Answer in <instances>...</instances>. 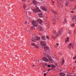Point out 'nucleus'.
<instances>
[{
	"label": "nucleus",
	"instance_id": "6e6552de",
	"mask_svg": "<svg viewBox=\"0 0 76 76\" xmlns=\"http://www.w3.org/2000/svg\"><path fill=\"white\" fill-rule=\"evenodd\" d=\"M43 61H46V62H48V59H47V58L45 57H44L43 58Z\"/></svg>",
	"mask_w": 76,
	"mask_h": 76
},
{
	"label": "nucleus",
	"instance_id": "a211bd4d",
	"mask_svg": "<svg viewBox=\"0 0 76 76\" xmlns=\"http://www.w3.org/2000/svg\"><path fill=\"white\" fill-rule=\"evenodd\" d=\"M39 29H40V31H42V28L41 27V26H39V27L38 28Z\"/></svg>",
	"mask_w": 76,
	"mask_h": 76
},
{
	"label": "nucleus",
	"instance_id": "f8f14e48",
	"mask_svg": "<svg viewBox=\"0 0 76 76\" xmlns=\"http://www.w3.org/2000/svg\"><path fill=\"white\" fill-rule=\"evenodd\" d=\"M33 3L34 4H37V2L35 0L33 1Z\"/></svg>",
	"mask_w": 76,
	"mask_h": 76
},
{
	"label": "nucleus",
	"instance_id": "4c0bfd02",
	"mask_svg": "<svg viewBox=\"0 0 76 76\" xmlns=\"http://www.w3.org/2000/svg\"><path fill=\"white\" fill-rule=\"evenodd\" d=\"M52 2H53V4H54V2L53 1Z\"/></svg>",
	"mask_w": 76,
	"mask_h": 76
},
{
	"label": "nucleus",
	"instance_id": "09e8293b",
	"mask_svg": "<svg viewBox=\"0 0 76 76\" xmlns=\"http://www.w3.org/2000/svg\"><path fill=\"white\" fill-rule=\"evenodd\" d=\"M27 23V22H26V23Z\"/></svg>",
	"mask_w": 76,
	"mask_h": 76
},
{
	"label": "nucleus",
	"instance_id": "0eeeda50",
	"mask_svg": "<svg viewBox=\"0 0 76 76\" xmlns=\"http://www.w3.org/2000/svg\"><path fill=\"white\" fill-rule=\"evenodd\" d=\"M32 23L33 24V25H34V26H37V23H36V22L35 21H32Z\"/></svg>",
	"mask_w": 76,
	"mask_h": 76
},
{
	"label": "nucleus",
	"instance_id": "ddd939ff",
	"mask_svg": "<svg viewBox=\"0 0 76 76\" xmlns=\"http://www.w3.org/2000/svg\"><path fill=\"white\" fill-rule=\"evenodd\" d=\"M60 75L61 76H65L66 75L64 73H61L60 74Z\"/></svg>",
	"mask_w": 76,
	"mask_h": 76
},
{
	"label": "nucleus",
	"instance_id": "58836bf2",
	"mask_svg": "<svg viewBox=\"0 0 76 76\" xmlns=\"http://www.w3.org/2000/svg\"><path fill=\"white\" fill-rule=\"evenodd\" d=\"M50 70H51V69H49V70L48 71L49 72V71H50Z\"/></svg>",
	"mask_w": 76,
	"mask_h": 76
},
{
	"label": "nucleus",
	"instance_id": "473e14b6",
	"mask_svg": "<svg viewBox=\"0 0 76 76\" xmlns=\"http://www.w3.org/2000/svg\"><path fill=\"white\" fill-rule=\"evenodd\" d=\"M52 67H53V68H54L55 67V66L54 65H53L52 66Z\"/></svg>",
	"mask_w": 76,
	"mask_h": 76
},
{
	"label": "nucleus",
	"instance_id": "a18cd8bd",
	"mask_svg": "<svg viewBox=\"0 0 76 76\" xmlns=\"http://www.w3.org/2000/svg\"><path fill=\"white\" fill-rule=\"evenodd\" d=\"M53 24H55V23H53Z\"/></svg>",
	"mask_w": 76,
	"mask_h": 76
},
{
	"label": "nucleus",
	"instance_id": "c756f323",
	"mask_svg": "<svg viewBox=\"0 0 76 76\" xmlns=\"http://www.w3.org/2000/svg\"><path fill=\"white\" fill-rule=\"evenodd\" d=\"M73 59L74 60H76V56H75L74 57H73Z\"/></svg>",
	"mask_w": 76,
	"mask_h": 76
},
{
	"label": "nucleus",
	"instance_id": "423d86ee",
	"mask_svg": "<svg viewBox=\"0 0 76 76\" xmlns=\"http://www.w3.org/2000/svg\"><path fill=\"white\" fill-rule=\"evenodd\" d=\"M72 20L74 21V23L76 24V16H74L72 17Z\"/></svg>",
	"mask_w": 76,
	"mask_h": 76
},
{
	"label": "nucleus",
	"instance_id": "864d4df0",
	"mask_svg": "<svg viewBox=\"0 0 76 76\" xmlns=\"http://www.w3.org/2000/svg\"><path fill=\"white\" fill-rule=\"evenodd\" d=\"M38 61H39V60Z\"/></svg>",
	"mask_w": 76,
	"mask_h": 76
},
{
	"label": "nucleus",
	"instance_id": "c9c22d12",
	"mask_svg": "<svg viewBox=\"0 0 76 76\" xmlns=\"http://www.w3.org/2000/svg\"><path fill=\"white\" fill-rule=\"evenodd\" d=\"M71 13H73L74 12H73V11H71Z\"/></svg>",
	"mask_w": 76,
	"mask_h": 76
},
{
	"label": "nucleus",
	"instance_id": "39448f33",
	"mask_svg": "<svg viewBox=\"0 0 76 76\" xmlns=\"http://www.w3.org/2000/svg\"><path fill=\"white\" fill-rule=\"evenodd\" d=\"M33 12H34L35 13H36V12H41V10H37L36 9H34L33 10Z\"/></svg>",
	"mask_w": 76,
	"mask_h": 76
},
{
	"label": "nucleus",
	"instance_id": "aec40b11",
	"mask_svg": "<svg viewBox=\"0 0 76 76\" xmlns=\"http://www.w3.org/2000/svg\"><path fill=\"white\" fill-rule=\"evenodd\" d=\"M32 41H33V42H36L35 41H36V40H35L34 38H33L32 39Z\"/></svg>",
	"mask_w": 76,
	"mask_h": 76
},
{
	"label": "nucleus",
	"instance_id": "2f4dec72",
	"mask_svg": "<svg viewBox=\"0 0 76 76\" xmlns=\"http://www.w3.org/2000/svg\"><path fill=\"white\" fill-rule=\"evenodd\" d=\"M35 47H36V48H39V47H38V46H37L36 45H35Z\"/></svg>",
	"mask_w": 76,
	"mask_h": 76
},
{
	"label": "nucleus",
	"instance_id": "f03ea898",
	"mask_svg": "<svg viewBox=\"0 0 76 76\" xmlns=\"http://www.w3.org/2000/svg\"><path fill=\"white\" fill-rule=\"evenodd\" d=\"M43 56L45 57H48L49 61H53V59H52L51 57L49 55H47L46 53H44L43 54Z\"/></svg>",
	"mask_w": 76,
	"mask_h": 76
},
{
	"label": "nucleus",
	"instance_id": "4468645a",
	"mask_svg": "<svg viewBox=\"0 0 76 76\" xmlns=\"http://www.w3.org/2000/svg\"><path fill=\"white\" fill-rule=\"evenodd\" d=\"M72 47L73 46H72V44H69V45L68 46V47L69 48H72Z\"/></svg>",
	"mask_w": 76,
	"mask_h": 76
},
{
	"label": "nucleus",
	"instance_id": "6ab92c4d",
	"mask_svg": "<svg viewBox=\"0 0 76 76\" xmlns=\"http://www.w3.org/2000/svg\"><path fill=\"white\" fill-rule=\"evenodd\" d=\"M66 22H67V21H66V18H65L64 20L63 23L64 24V23H66Z\"/></svg>",
	"mask_w": 76,
	"mask_h": 76
},
{
	"label": "nucleus",
	"instance_id": "1a4fd4ad",
	"mask_svg": "<svg viewBox=\"0 0 76 76\" xmlns=\"http://www.w3.org/2000/svg\"><path fill=\"white\" fill-rule=\"evenodd\" d=\"M40 8L42 10H45V11H46L47 10V9L46 8L43 7H40Z\"/></svg>",
	"mask_w": 76,
	"mask_h": 76
},
{
	"label": "nucleus",
	"instance_id": "a878e982",
	"mask_svg": "<svg viewBox=\"0 0 76 76\" xmlns=\"http://www.w3.org/2000/svg\"><path fill=\"white\" fill-rule=\"evenodd\" d=\"M52 38H53V39H54L56 38V36L54 37V36H53V35H52Z\"/></svg>",
	"mask_w": 76,
	"mask_h": 76
},
{
	"label": "nucleus",
	"instance_id": "f257e3e1",
	"mask_svg": "<svg viewBox=\"0 0 76 76\" xmlns=\"http://www.w3.org/2000/svg\"><path fill=\"white\" fill-rule=\"evenodd\" d=\"M41 44L42 45V48H44L45 50H49V47L46 46V43L44 42L43 41H41Z\"/></svg>",
	"mask_w": 76,
	"mask_h": 76
},
{
	"label": "nucleus",
	"instance_id": "5701e85b",
	"mask_svg": "<svg viewBox=\"0 0 76 76\" xmlns=\"http://www.w3.org/2000/svg\"><path fill=\"white\" fill-rule=\"evenodd\" d=\"M31 13V12H29L28 11H27L26 12H25L26 15H27V14H29Z\"/></svg>",
	"mask_w": 76,
	"mask_h": 76
},
{
	"label": "nucleus",
	"instance_id": "b1692460",
	"mask_svg": "<svg viewBox=\"0 0 76 76\" xmlns=\"http://www.w3.org/2000/svg\"><path fill=\"white\" fill-rule=\"evenodd\" d=\"M23 7L24 9H25L26 7V6L25 4H24L23 5Z\"/></svg>",
	"mask_w": 76,
	"mask_h": 76
},
{
	"label": "nucleus",
	"instance_id": "ea45409f",
	"mask_svg": "<svg viewBox=\"0 0 76 76\" xmlns=\"http://www.w3.org/2000/svg\"><path fill=\"white\" fill-rule=\"evenodd\" d=\"M47 75V74L45 73V74H44V76H45V75Z\"/></svg>",
	"mask_w": 76,
	"mask_h": 76
},
{
	"label": "nucleus",
	"instance_id": "4be33fe9",
	"mask_svg": "<svg viewBox=\"0 0 76 76\" xmlns=\"http://www.w3.org/2000/svg\"><path fill=\"white\" fill-rule=\"evenodd\" d=\"M64 61L63 60L62 62H61V64H62V65H63V64H64Z\"/></svg>",
	"mask_w": 76,
	"mask_h": 76
},
{
	"label": "nucleus",
	"instance_id": "603ef678",
	"mask_svg": "<svg viewBox=\"0 0 76 76\" xmlns=\"http://www.w3.org/2000/svg\"><path fill=\"white\" fill-rule=\"evenodd\" d=\"M61 55H62V54H61Z\"/></svg>",
	"mask_w": 76,
	"mask_h": 76
},
{
	"label": "nucleus",
	"instance_id": "7ed1b4c3",
	"mask_svg": "<svg viewBox=\"0 0 76 76\" xmlns=\"http://www.w3.org/2000/svg\"><path fill=\"white\" fill-rule=\"evenodd\" d=\"M62 32L63 31H62V32L59 31L57 33H56V31H53V33L54 34H56V37H58V36H59V35H60V34H61Z\"/></svg>",
	"mask_w": 76,
	"mask_h": 76
},
{
	"label": "nucleus",
	"instance_id": "c03bdc74",
	"mask_svg": "<svg viewBox=\"0 0 76 76\" xmlns=\"http://www.w3.org/2000/svg\"><path fill=\"white\" fill-rule=\"evenodd\" d=\"M62 29H61L60 31H62Z\"/></svg>",
	"mask_w": 76,
	"mask_h": 76
},
{
	"label": "nucleus",
	"instance_id": "8fccbe9b",
	"mask_svg": "<svg viewBox=\"0 0 76 76\" xmlns=\"http://www.w3.org/2000/svg\"><path fill=\"white\" fill-rule=\"evenodd\" d=\"M53 69L52 68V69H51V70H53Z\"/></svg>",
	"mask_w": 76,
	"mask_h": 76
},
{
	"label": "nucleus",
	"instance_id": "f704fd0d",
	"mask_svg": "<svg viewBox=\"0 0 76 76\" xmlns=\"http://www.w3.org/2000/svg\"><path fill=\"white\" fill-rule=\"evenodd\" d=\"M50 65H48V67H50Z\"/></svg>",
	"mask_w": 76,
	"mask_h": 76
},
{
	"label": "nucleus",
	"instance_id": "412c9836",
	"mask_svg": "<svg viewBox=\"0 0 76 76\" xmlns=\"http://www.w3.org/2000/svg\"><path fill=\"white\" fill-rule=\"evenodd\" d=\"M39 17H42V14H39Z\"/></svg>",
	"mask_w": 76,
	"mask_h": 76
},
{
	"label": "nucleus",
	"instance_id": "72a5a7b5",
	"mask_svg": "<svg viewBox=\"0 0 76 76\" xmlns=\"http://www.w3.org/2000/svg\"><path fill=\"white\" fill-rule=\"evenodd\" d=\"M53 22H55L56 21V20H54V19H53V20H52Z\"/></svg>",
	"mask_w": 76,
	"mask_h": 76
},
{
	"label": "nucleus",
	"instance_id": "7c9ffc66",
	"mask_svg": "<svg viewBox=\"0 0 76 76\" xmlns=\"http://www.w3.org/2000/svg\"><path fill=\"white\" fill-rule=\"evenodd\" d=\"M46 37H47V39H50V37H49L47 36Z\"/></svg>",
	"mask_w": 76,
	"mask_h": 76
},
{
	"label": "nucleus",
	"instance_id": "2eb2a0df",
	"mask_svg": "<svg viewBox=\"0 0 76 76\" xmlns=\"http://www.w3.org/2000/svg\"><path fill=\"white\" fill-rule=\"evenodd\" d=\"M41 38L42 39H44V40H45V36H42Z\"/></svg>",
	"mask_w": 76,
	"mask_h": 76
},
{
	"label": "nucleus",
	"instance_id": "e433bc0d",
	"mask_svg": "<svg viewBox=\"0 0 76 76\" xmlns=\"http://www.w3.org/2000/svg\"><path fill=\"white\" fill-rule=\"evenodd\" d=\"M26 0H22V1L24 2Z\"/></svg>",
	"mask_w": 76,
	"mask_h": 76
},
{
	"label": "nucleus",
	"instance_id": "c85d7f7f",
	"mask_svg": "<svg viewBox=\"0 0 76 76\" xmlns=\"http://www.w3.org/2000/svg\"><path fill=\"white\" fill-rule=\"evenodd\" d=\"M69 38L68 37L67 38V40H66V42H67V41L68 42L69 41Z\"/></svg>",
	"mask_w": 76,
	"mask_h": 76
},
{
	"label": "nucleus",
	"instance_id": "37998d69",
	"mask_svg": "<svg viewBox=\"0 0 76 76\" xmlns=\"http://www.w3.org/2000/svg\"><path fill=\"white\" fill-rule=\"evenodd\" d=\"M56 45H59L58 43H57Z\"/></svg>",
	"mask_w": 76,
	"mask_h": 76
},
{
	"label": "nucleus",
	"instance_id": "3c124183",
	"mask_svg": "<svg viewBox=\"0 0 76 76\" xmlns=\"http://www.w3.org/2000/svg\"><path fill=\"white\" fill-rule=\"evenodd\" d=\"M44 72H45V71H44Z\"/></svg>",
	"mask_w": 76,
	"mask_h": 76
},
{
	"label": "nucleus",
	"instance_id": "9d476101",
	"mask_svg": "<svg viewBox=\"0 0 76 76\" xmlns=\"http://www.w3.org/2000/svg\"><path fill=\"white\" fill-rule=\"evenodd\" d=\"M37 22L39 23H42V20L41 19H37Z\"/></svg>",
	"mask_w": 76,
	"mask_h": 76
},
{
	"label": "nucleus",
	"instance_id": "393cba45",
	"mask_svg": "<svg viewBox=\"0 0 76 76\" xmlns=\"http://www.w3.org/2000/svg\"><path fill=\"white\" fill-rule=\"evenodd\" d=\"M31 45H32V46H35L36 45L34 43H31Z\"/></svg>",
	"mask_w": 76,
	"mask_h": 76
},
{
	"label": "nucleus",
	"instance_id": "de8ad7c7",
	"mask_svg": "<svg viewBox=\"0 0 76 76\" xmlns=\"http://www.w3.org/2000/svg\"><path fill=\"white\" fill-rule=\"evenodd\" d=\"M33 66L34 67V66H35V65H33Z\"/></svg>",
	"mask_w": 76,
	"mask_h": 76
},
{
	"label": "nucleus",
	"instance_id": "79ce46f5",
	"mask_svg": "<svg viewBox=\"0 0 76 76\" xmlns=\"http://www.w3.org/2000/svg\"><path fill=\"white\" fill-rule=\"evenodd\" d=\"M55 19H58V18L56 17H55Z\"/></svg>",
	"mask_w": 76,
	"mask_h": 76
},
{
	"label": "nucleus",
	"instance_id": "f3484780",
	"mask_svg": "<svg viewBox=\"0 0 76 76\" xmlns=\"http://www.w3.org/2000/svg\"><path fill=\"white\" fill-rule=\"evenodd\" d=\"M52 13H54L55 15H56V14H57V12L56 11H55L54 10H52Z\"/></svg>",
	"mask_w": 76,
	"mask_h": 76
},
{
	"label": "nucleus",
	"instance_id": "cd10ccee",
	"mask_svg": "<svg viewBox=\"0 0 76 76\" xmlns=\"http://www.w3.org/2000/svg\"><path fill=\"white\" fill-rule=\"evenodd\" d=\"M71 26H72V27H74V26H75V24L73 23L72 24Z\"/></svg>",
	"mask_w": 76,
	"mask_h": 76
},
{
	"label": "nucleus",
	"instance_id": "9b49d317",
	"mask_svg": "<svg viewBox=\"0 0 76 76\" xmlns=\"http://www.w3.org/2000/svg\"><path fill=\"white\" fill-rule=\"evenodd\" d=\"M35 38L36 40L37 41H39V40H40V37H39L36 36L35 37Z\"/></svg>",
	"mask_w": 76,
	"mask_h": 76
},
{
	"label": "nucleus",
	"instance_id": "dca6fc26",
	"mask_svg": "<svg viewBox=\"0 0 76 76\" xmlns=\"http://www.w3.org/2000/svg\"><path fill=\"white\" fill-rule=\"evenodd\" d=\"M35 28L34 27V26H32L30 28V30H32V29H34Z\"/></svg>",
	"mask_w": 76,
	"mask_h": 76
},
{
	"label": "nucleus",
	"instance_id": "49530a36",
	"mask_svg": "<svg viewBox=\"0 0 76 76\" xmlns=\"http://www.w3.org/2000/svg\"><path fill=\"white\" fill-rule=\"evenodd\" d=\"M75 62L76 63V61H75Z\"/></svg>",
	"mask_w": 76,
	"mask_h": 76
},
{
	"label": "nucleus",
	"instance_id": "a19ab883",
	"mask_svg": "<svg viewBox=\"0 0 76 76\" xmlns=\"http://www.w3.org/2000/svg\"><path fill=\"white\" fill-rule=\"evenodd\" d=\"M37 9H39V8H38V7H36Z\"/></svg>",
	"mask_w": 76,
	"mask_h": 76
},
{
	"label": "nucleus",
	"instance_id": "20e7f679",
	"mask_svg": "<svg viewBox=\"0 0 76 76\" xmlns=\"http://www.w3.org/2000/svg\"><path fill=\"white\" fill-rule=\"evenodd\" d=\"M57 1L58 2V6L59 7V9H61L62 8V5H61V4L60 3V0H57Z\"/></svg>",
	"mask_w": 76,
	"mask_h": 76
},
{
	"label": "nucleus",
	"instance_id": "bb28decb",
	"mask_svg": "<svg viewBox=\"0 0 76 76\" xmlns=\"http://www.w3.org/2000/svg\"><path fill=\"white\" fill-rule=\"evenodd\" d=\"M69 4V2H66V6H67V5H68V4Z\"/></svg>",
	"mask_w": 76,
	"mask_h": 76
}]
</instances>
